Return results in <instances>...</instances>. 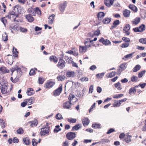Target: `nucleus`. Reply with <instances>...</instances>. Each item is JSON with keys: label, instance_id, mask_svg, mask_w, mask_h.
<instances>
[{"label": "nucleus", "instance_id": "30", "mask_svg": "<svg viewBox=\"0 0 146 146\" xmlns=\"http://www.w3.org/2000/svg\"><path fill=\"white\" fill-rule=\"evenodd\" d=\"M34 93V91L33 90V88H30L27 89V94L28 95L31 96Z\"/></svg>", "mask_w": 146, "mask_h": 146}, {"label": "nucleus", "instance_id": "5", "mask_svg": "<svg viewBox=\"0 0 146 146\" xmlns=\"http://www.w3.org/2000/svg\"><path fill=\"white\" fill-rule=\"evenodd\" d=\"M145 29V26L144 24H142L138 27H137L133 29V30L135 32H142Z\"/></svg>", "mask_w": 146, "mask_h": 146}, {"label": "nucleus", "instance_id": "27", "mask_svg": "<svg viewBox=\"0 0 146 146\" xmlns=\"http://www.w3.org/2000/svg\"><path fill=\"white\" fill-rule=\"evenodd\" d=\"M49 60L51 61H52L55 63L57 62L58 59L55 56H52L50 57Z\"/></svg>", "mask_w": 146, "mask_h": 146}, {"label": "nucleus", "instance_id": "1", "mask_svg": "<svg viewBox=\"0 0 146 146\" xmlns=\"http://www.w3.org/2000/svg\"><path fill=\"white\" fill-rule=\"evenodd\" d=\"M21 7L20 6L18 5H16L13 9V10L14 11V12H12L11 13H10L8 15V16L10 18L14 17V21H16V17L17 16H16L15 15V13H19L21 11Z\"/></svg>", "mask_w": 146, "mask_h": 146}, {"label": "nucleus", "instance_id": "46", "mask_svg": "<svg viewBox=\"0 0 146 146\" xmlns=\"http://www.w3.org/2000/svg\"><path fill=\"white\" fill-rule=\"evenodd\" d=\"M139 42L143 44H146V38H142L140 39L139 40Z\"/></svg>", "mask_w": 146, "mask_h": 146}, {"label": "nucleus", "instance_id": "4", "mask_svg": "<svg viewBox=\"0 0 146 146\" xmlns=\"http://www.w3.org/2000/svg\"><path fill=\"white\" fill-rule=\"evenodd\" d=\"M55 84L54 80L50 79L46 81L44 84V87L45 88L50 89Z\"/></svg>", "mask_w": 146, "mask_h": 146}, {"label": "nucleus", "instance_id": "42", "mask_svg": "<svg viewBox=\"0 0 146 146\" xmlns=\"http://www.w3.org/2000/svg\"><path fill=\"white\" fill-rule=\"evenodd\" d=\"M120 106V103L119 100H115L113 104V106L114 107H119Z\"/></svg>", "mask_w": 146, "mask_h": 146}, {"label": "nucleus", "instance_id": "53", "mask_svg": "<svg viewBox=\"0 0 146 146\" xmlns=\"http://www.w3.org/2000/svg\"><path fill=\"white\" fill-rule=\"evenodd\" d=\"M1 20L5 25L7 23V20L5 17L1 18Z\"/></svg>", "mask_w": 146, "mask_h": 146}, {"label": "nucleus", "instance_id": "36", "mask_svg": "<svg viewBox=\"0 0 146 146\" xmlns=\"http://www.w3.org/2000/svg\"><path fill=\"white\" fill-rule=\"evenodd\" d=\"M136 92V88H135L134 87H132L129 89L128 93L129 94L131 95L132 94H135Z\"/></svg>", "mask_w": 146, "mask_h": 146}, {"label": "nucleus", "instance_id": "32", "mask_svg": "<svg viewBox=\"0 0 146 146\" xmlns=\"http://www.w3.org/2000/svg\"><path fill=\"white\" fill-rule=\"evenodd\" d=\"M120 24V22L119 20H116L114 21L113 23V25L111 27V29H113L115 28L117 25Z\"/></svg>", "mask_w": 146, "mask_h": 146}, {"label": "nucleus", "instance_id": "6", "mask_svg": "<svg viewBox=\"0 0 146 146\" xmlns=\"http://www.w3.org/2000/svg\"><path fill=\"white\" fill-rule=\"evenodd\" d=\"M131 27L129 24H126L123 28V32L125 34V35L128 36L129 35L130 32L129 30L130 29Z\"/></svg>", "mask_w": 146, "mask_h": 146}, {"label": "nucleus", "instance_id": "9", "mask_svg": "<svg viewBox=\"0 0 146 146\" xmlns=\"http://www.w3.org/2000/svg\"><path fill=\"white\" fill-rule=\"evenodd\" d=\"M62 90V86H61L53 91V96H56L59 95L61 93Z\"/></svg>", "mask_w": 146, "mask_h": 146}, {"label": "nucleus", "instance_id": "25", "mask_svg": "<svg viewBox=\"0 0 146 146\" xmlns=\"http://www.w3.org/2000/svg\"><path fill=\"white\" fill-rule=\"evenodd\" d=\"M34 16H35L36 14L38 15L41 16V10L39 9L38 7H36L35 8Z\"/></svg>", "mask_w": 146, "mask_h": 146}, {"label": "nucleus", "instance_id": "7", "mask_svg": "<svg viewBox=\"0 0 146 146\" xmlns=\"http://www.w3.org/2000/svg\"><path fill=\"white\" fill-rule=\"evenodd\" d=\"M8 85L7 84H5L4 85H2L1 92L2 94H7L9 92L8 90Z\"/></svg>", "mask_w": 146, "mask_h": 146}, {"label": "nucleus", "instance_id": "45", "mask_svg": "<svg viewBox=\"0 0 146 146\" xmlns=\"http://www.w3.org/2000/svg\"><path fill=\"white\" fill-rule=\"evenodd\" d=\"M80 125L79 124H78L73 126L72 129V131L77 130L80 127Z\"/></svg>", "mask_w": 146, "mask_h": 146}, {"label": "nucleus", "instance_id": "17", "mask_svg": "<svg viewBox=\"0 0 146 146\" xmlns=\"http://www.w3.org/2000/svg\"><path fill=\"white\" fill-rule=\"evenodd\" d=\"M79 52L80 53H84L87 50V48L85 46H79Z\"/></svg>", "mask_w": 146, "mask_h": 146}, {"label": "nucleus", "instance_id": "33", "mask_svg": "<svg viewBox=\"0 0 146 146\" xmlns=\"http://www.w3.org/2000/svg\"><path fill=\"white\" fill-rule=\"evenodd\" d=\"M140 17H136L132 21L133 24L136 25L138 24L140 22Z\"/></svg>", "mask_w": 146, "mask_h": 146}, {"label": "nucleus", "instance_id": "57", "mask_svg": "<svg viewBox=\"0 0 146 146\" xmlns=\"http://www.w3.org/2000/svg\"><path fill=\"white\" fill-rule=\"evenodd\" d=\"M122 40L125 42H130V39L129 38L126 37H123L122 38Z\"/></svg>", "mask_w": 146, "mask_h": 146}, {"label": "nucleus", "instance_id": "44", "mask_svg": "<svg viewBox=\"0 0 146 146\" xmlns=\"http://www.w3.org/2000/svg\"><path fill=\"white\" fill-rule=\"evenodd\" d=\"M61 130V129L60 127V126L57 125L55 126V128L54 129V132L56 133L60 131Z\"/></svg>", "mask_w": 146, "mask_h": 146}, {"label": "nucleus", "instance_id": "51", "mask_svg": "<svg viewBox=\"0 0 146 146\" xmlns=\"http://www.w3.org/2000/svg\"><path fill=\"white\" fill-rule=\"evenodd\" d=\"M100 125L98 124L95 123L93 124L92 125V127L95 129H97L98 128H100Z\"/></svg>", "mask_w": 146, "mask_h": 146}, {"label": "nucleus", "instance_id": "20", "mask_svg": "<svg viewBox=\"0 0 146 146\" xmlns=\"http://www.w3.org/2000/svg\"><path fill=\"white\" fill-rule=\"evenodd\" d=\"M61 69H62L64 66V61L62 59H60L57 65Z\"/></svg>", "mask_w": 146, "mask_h": 146}, {"label": "nucleus", "instance_id": "47", "mask_svg": "<svg viewBox=\"0 0 146 146\" xmlns=\"http://www.w3.org/2000/svg\"><path fill=\"white\" fill-rule=\"evenodd\" d=\"M23 141L26 145H29L30 143L29 139L27 138H24L23 139Z\"/></svg>", "mask_w": 146, "mask_h": 146}, {"label": "nucleus", "instance_id": "50", "mask_svg": "<svg viewBox=\"0 0 146 146\" xmlns=\"http://www.w3.org/2000/svg\"><path fill=\"white\" fill-rule=\"evenodd\" d=\"M24 131L22 128H20L17 130V133L19 134H22L23 133Z\"/></svg>", "mask_w": 146, "mask_h": 146}, {"label": "nucleus", "instance_id": "64", "mask_svg": "<svg viewBox=\"0 0 146 146\" xmlns=\"http://www.w3.org/2000/svg\"><path fill=\"white\" fill-rule=\"evenodd\" d=\"M95 105H96V104L95 103H94L91 106L89 110V113L91 111H92L93 110V108L95 107Z\"/></svg>", "mask_w": 146, "mask_h": 146}, {"label": "nucleus", "instance_id": "31", "mask_svg": "<svg viewBox=\"0 0 146 146\" xmlns=\"http://www.w3.org/2000/svg\"><path fill=\"white\" fill-rule=\"evenodd\" d=\"M58 8L61 13H63L64 11V3L59 4Z\"/></svg>", "mask_w": 146, "mask_h": 146}, {"label": "nucleus", "instance_id": "16", "mask_svg": "<svg viewBox=\"0 0 146 146\" xmlns=\"http://www.w3.org/2000/svg\"><path fill=\"white\" fill-rule=\"evenodd\" d=\"M83 125L84 126H87L90 123V120L88 118H84L82 120Z\"/></svg>", "mask_w": 146, "mask_h": 146}, {"label": "nucleus", "instance_id": "15", "mask_svg": "<svg viewBox=\"0 0 146 146\" xmlns=\"http://www.w3.org/2000/svg\"><path fill=\"white\" fill-rule=\"evenodd\" d=\"M130 11L127 9H125L123 11V14L125 17H129L130 16Z\"/></svg>", "mask_w": 146, "mask_h": 146}, {"label": "nucleus", "instance_id": "37", "mask_svg": "<svg viewBox=\"0 0 146 146\" xmlns=\"http://www.w3.org/2000/svg\"><path fill=\"white\" fill-rule=\"evenodd\" d=\"M0 125L1 127L3 129L5 127L6 123L5 122L3 119H0Z\"/></svg>", "mask_w": 146, "mask_h": 146}, {"label": "nucleus", "instance_id": "23", "mask_svg": "<svg viewBox=\"0 0 146 146\" xmlns=\"http://www.w3.org/2000/svg\"><path fill=\"white\" fill-rule=\"evenodd\" d=\"M67 63L68 64L72 63L73 62L72 59L71 57L68 56H65L64 58Z\"/></svg>", "mask_w": 146, "mask_h": 146}, {"label": "nucleus", "instance_id": "14", "mask_svg": "<svg viewBox=\"0 0 146 146\" xmlns=\"http://www.w3.org/2000/svg\"><path fill=\"white\" fill-rule=\"evenodd\" d=\"M55 16V15L53 14L49 17L48 22L49 24L52 25L53 23L54 20Z\"/></svg>", "mask_w": 146, "mask_h": 146}, {"label": "nucleus", "instance_id": "38", "mask_svg": "<svg viewBox=\"0 0 146 146\" xmlns=\"http://www.w3.org/2000/svg\"><path fill=\"white\" fill-rule=\"evenodd\" d=\"M18 52L17 50V49L14 48H13V56L15 57H17L18 56Z\"/></svg>", "mask_w": 146, "mask_h": 146}, {"label": "nucleus", "instance_id": "18", "mask_svg": "<svg viewBox=\"0 0 146 146\" xmlns=\"http://www.w3.org/2000/svg\"><path fill=\"white\" fill-rule=\"evenodd\" d=\"M34 99L31 98L29 99H25L24 101H25L27 103V104L28 105H31L34 102Z\"/></svg>", "mask_w": 146, "mask_h": 146}, {"label": "nucleus", "instance_id": "48", "mask_svg": "<svg viewBox=\"0 0 146 146\" xmlns=\"http://www.w3.org/2000/svg\"><path fill=\"white\" fill-rule=\"evenodd\" d=\"M104 74L105 73L104 72L98 74L96 75V76L98 78H101L103 77Z\"/></svg>", "mask_w": 146, "mask_h": 146}, {"label": "nucleus", "instance_id": "49", "mask_svg": "<svg viewBox=\"0 0 146 146\" xmlns=\"http://www.w3.org/2000/svg\"><path fill=\"white\" fill-rule=\"evenodd\" d=\"M145 70L142 71L140 72L138 75V77L141 78L142 77L143 74H145Z\"/></svg>", "mask_w": 146, "mask_h": 146}, {"label": "nucleus", "instance_id": "3", "mask_svg": "<svg viewBox=\"0 0 146 146\" xmlns=\"http://www.w3.org/2000/svg\"><path fill=\"white\" fill-rule=\"evenodd\" d=\"M75 97L74 95L72 94H70L68 98L69 101L65 102L64 105V108L69 109L71 108L72 105L71 101Z\"/></svg>", "mask_w": 146, "mask_h": 146}, {"label": "nucleus", "instance_id": "2", "mask_svg": "<svg viewBox=\"0 0 146 146\" xmlns=\"http://www.w3.org/2000/svg\"><path fill=\"white\" fill-rule=\"evenodd\" d=\"M50 131V127L48 122L46 123V125L41 129L40 134L41 136L48 135Z\"/></svg>", "mask_w": 146, "mask_h": 146}, {"label": "nucleus", "instance_id": "35", "mask_svg": "<svg viewBox=\"0 0 146 146\" xmlns=\"http://www.w3.org/2000/svg\"><path fill=\"white\" fill-rule=\"evenodd\" d=\"M116 74V72L113 71L109 74H108L106 75V76L107 78H111L114 76Z\"/></svg>", "mask_w": 146, "mask_h": 146}, {"label": "nucleus", "instance_id": "34", "mask_svg": "<svg viewBox=\"0 0 146 146\" xmlns=\"http://www.w3.org/2000/svg\"><path fill=\"white\" fill-rule=\"evenodd\" d=\"M29 123H30V126L31 127H33L35 126H36L38 123V121L37 120L35 119L33 121L29 122Z\"/></svg>", "mask_w": 146, "mask_h": 146}, {"label": "nucleus", "instance_id": "61", "mask_svg": "<svg viewBox=\"0 0 146 146\" xmlns=\"http://www.w3.org/2000/svg\"><path fill=\"white\" fill-rule=\"evenodd\" d=\"M35 70L33 69H31L30 71L29 74L30 76H32L35 75Z\"/></svg>", "mask_w": 146, "mask_h": 146}, {"label": "nucleus", "instance_id": "21", "mask_svg": "<svg viewBox=\"0 0 146 146\" xmlns=\"http://www.w3.org/2000/svg\"><path fill=\"white\" fill-rule=\"evenodd\" d=\"M129 7L134 12H137L138 9L134 5L130 4L129 6Z\"/></svg>", "mask_w": 146, "mask_h": 146}, {"label": "nucleus", "instance_id": "52", "mask_svg": "<svg viewBox=\"0 0 146 146\" xmlns=\"http://www.w3.org/2000/svg\"><path fill=\"white\" fill-rule=\"evenodd\" d=\"M68 121L70 123H75L76 121V119L69 118Z\"/></svg>", "mask_w": 146, "mask_h": 146}, {"label": "nucleus", "instance_id": "62", "mask_svg": "<svg viewBox=\"0 0 146 146\" xmlns=\"http://www.w3.org/2000/svg\"><path fill=\"white\" fill-rule=\"evenodd\" d=\"M38 83L40 84H43L44 80L43 78L41 77H40L38 79Z\"/></svg>", "mask_w": 146, "mask_h": 146}, {"label": "nucleus", "instance_id": "43", "mask_svg": "<svg viewBox=\"0 0 146 146\" xmlns=\"http://www.w3.org/2000/svg\"><path fill=\"white\" fill-rule=\"evenodd\" d=\"M141 66L139 64L137 65L133 68V72H136L139 70Z\"/></svg>", "mask_w": 146, "mask_h": 146}, {"label": "nucleus", "instance_id": "41", "mask_svg": "<svg viewBox=\"0 0 146 146\" xmlns=\"http://www.w3.org/2000/svg\"><path fill=\"white\" fill-rule=\"evenodd\" d=\"M114 86L116 88H117L118 90H120L122 89V88L121 87V84L119 82H118L115 84Z\"/></svg>", "mask_w": 146, "mask_h": 146}, {"label": "nucleus", "instance_id": "39", "mask_svg": "<svg viewBox=\"0 0 146 146\" xmlns=\"http://www.w3.org/2000/svg\"><path fill=\"white\" fill-rule=\"evenodd\" d=\"M131 81L135 82L139 81L138 77L135 76H133L131 78Z\"/></svg>", "mask_w": 146, "mask_h": 146}, {"label": "nucleus", "instance_id": "24", "mask_svg": "<svg viewBox=\"0 0 146 146\" xmlns=\"http://www.w3.org/2000/svg\"><path fill=\"white\" fill-rule=\"evenodd\" d=\"M105 14L103 12H100L98 13L97 16L99 20H101L105 16Z\"/></svg>", "mask_w": 146, "mask_h": 146}, {"label": "nucleus", "instance_id": "22", "mask_svg": "<svg viewBox=\"0 0 146 146\" xmlns=\"http://www.w3.org/2000/svg\"><path fill=\"white\" fill-rule=\"evenodd\" d=\"M66 76L69 77H73L75 76V72L74 71H68L66 73Z\"/></svg>", "mask_w": 146, "mask_h": 146}, {"label": "nucleus", "instance_id": "10", "mask_svg": "<svg viewBox=\"0 0 146 146\" xmlns=\"http://www.w3.org/2000/svg\"><path fill=\"white\" fill-rule=\"evenodd\" d=\"M99 41L106 45H108L111 44V42L109 40L107 39H104L103 37L101 38L99 40Z\"/></svg>", "mask_w": 146, "mask_h": 146}, {"label": "nucleus", "instance_id": "63", "mask_svg": "<svg viewBox=\"0 0 146 146\" xmlns=\"http://www.w3.org/2000/svg\"><path fill=\"white\" fill-rule=\"evenodd\" d=\"M57 78L58 81H62L64 79V76H59L57 77Z\"/></svg>", "mask_w": 146, "mask_h": 146}, {"label": "nucleus", "instance_id": "60", "mask_svg": "<svg viewBox=\"0 0 146 146\" xmlns=\"http://www.w3.org/2000/svg\"><path fill=\"white\" fill-rule=\"evenodd\" d=\"M129 45V43H124L121 45V47L122 48H126L128 47Z\"/></svg>", "mask_w": 146, "mask_h": 146}, {"label": "nucleus", "instance_id": "29", "mask_svg": "<svg viewBox=\"0 0 146 146\" xmlns=\"http://www.w3.org/2000/svg\"><path fill=\"white\" fill-rule=\"evenodd\" d=\"M35 8H33L32 7L29 8L28 10V12L32 15L34 16Z\"/></svg>", "mask_w": 146, "mask_h": 146}, {"label": "nucleus", "instance_id": "11", "mask_svg": "<svg viewBox=\"0 0 146 146\" xmlns=\"http://www.w3.org/2000/svg\"><path fill=\"white\" fill-rule=\"evenodd\" d=\"M114 1V0H104V2L107 7H110L113 5Z\"/></svg>", "mask_w": 146, "mask_h": 146}, {"label": "nucleus", "instance_id": "59", "mask_svg": "<svg viewBox=\"0 0 146 146\" xmlns=\"http://www.w3.org/2000/svg\"><path fill=\"white\" fill-rule=\"evenodd\" d=\"M56 118L57 119H62L61 114L60 113H58L56 115Z\"/></svg>", "mask_w": 146, "mask_h": 146}, {"label": "nucleus", "instance_id": "19", "mask_svg": "<svg viewBox=\"0 0 146 146\" xmlns=\"http://www.w3.org/2000/svg\"><path fill=\"white\" fill-rule=\"evenodd\" d=\"M31 15L29 14L25 16V18L30 22H32L34 20V18Z\"/></svg>", "mask_w": 146, "mask_h": 146}, {"label": "nucleus", "instance_id": "56", "mask_svg": "<svg viewBox=\"0 0 146 146\" xmlns=\"http://www.w3.org/2000/svg\"><path fill=\"white\" fill-rule=\"evenodd\" d=\"M19 79L18 78H17L16 77L14 79H13V78L12 77H11V80L13 83H16L17 82H18V81H19Z\"/></svg>", "mask_w": 146, "mask_h": 146}, {"label": "nucleus", "instance_id": "13", "mask_svg": "<svg viewBox=\"0 0 146 146\" xmlns=\"http://www.w3.org/2000/svg\"><path fill=\"white\" fill-rule=\"evenodd\" d=\"M9 72V70L7 69L6 67L2 66L0 68V73L3 74H5Z\"/></svg>", "mask_w": 146, "mask_h": 146}, {"label": "nucleus", "instance_id": "58", "mask_svg": "<svg viewBox=\"0 0 146 146\" xmlns=\"http://www.w3.org/2000/svg\"><path fill=\"white\" fill-rule=\"evenodd\" d=\"M94 36H98L100 34V30L99 29H98L94 33Z\"/></svg>", "mask_w": 146, "mask_h": 146}, {"label": "nucleus", "instance_id": "54", "mask_svg": "<svg viewBox=\"0 0 146 146\" xmlns=\"http://www.w3.org/2000/svg\"><path fill=\"white\" fill-rule=\"evenodd\" d=\"M2 40L4 41H7L8 40V36L5 34L2 35Z\"/></svg>", "mask_w": 146, "mask_h": 146}, {"label": "nucleus", "instance_id": "12", "mask_svg": "<svg viewBox=\"0 0 146 146\" xmlns=\"http://www.w3.org/2000/svg\"><path fill=\"white\" fill-rule=\"evenodd\" d=\"M87 40H89V41H85L84 42V44L85 45V46L87 48H88L91 46H95V44H93L90 39H87Z\"/></svg>", "mask_w": 146, "mask_h": 146}, {"label": "nucleus", "instance_id": "40", "mask_svg": "<svg viewBox=\"0 0 146 146\" xmlns=\"http://www.w3.org/2000/svg\"><path fill=\"white\" fill-rule=\"evenodd\" d=\"M21 70V69L18 67V66L16 65L15 67L12 68H11L10 69V71L12 72V74L13 73L15 70L18 72L19 70L20 71Z\"/></svg>", "mask_w": 146, "mask_h": 146}, {"label": "nucleus", "instance_id": "28", "mask_svg": "<svg viewBox=\"0 0 146 146\" xmlns=\"http://www.w3.org/2000/svg\"><path fill=\"white\" fill-rule=\"evenodd\" d=\"M132 136L129 135H126L125 137L124 141L128 143L131 141V138Z\"/></svg>", "mask_w": 146, "mask_h": 146}, {"label": "nucleus", "instance_id": "8", "mask_svg": "<svg viewBox=\"0 0 146 146\" xmlns=\"http://www.w3.org/2000/svg\"><path fill=\"white\" fill-rule=\"evenodd\" d=\"M66 137L69 140H72L76 137V134L74 132H69L66 135Z\"/></svg>", "mask_w": 146, "mask_h": 146}, {"label": "nucleus", "instance_id": "26", "mask_svg": "<svg viewBox=\"0 0 146 146\" xmlns=\"http://www.w3.org/2000/svg\"><path fill=\"white\" fill-rule=\"evenodd\" d=\"M111 20L110 17H106L103 20L102 23L104 24H108L110 22Z\"/></svg>", "mask_w": 146, "mask_h": 146}, {"label": "nucleus", "instance_id": "55", "mask_svg": "<svg viewBox=\"0 0 146 146\" xmlns=\"http://www.w3.org/2000/svg\"><path fill=\"white\" fill-rule=\"evenodd\" d=\"M32 143L33 146H35L37 145L38 142L36 141V139H33L32 140Z\"/></svg>", "mask_w": 146, "mask_h": 146}]
</instances>
